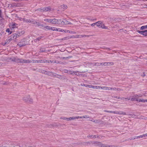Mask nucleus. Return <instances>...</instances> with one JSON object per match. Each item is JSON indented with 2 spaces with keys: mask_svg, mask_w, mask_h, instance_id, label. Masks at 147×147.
<instances>
[{
  "mask_svg": "<svg viewBox=\"0 0 147 147\" xmlns=\"http://www.w3.org/2000/svg\"><path fill=\"white\" fill-rule=\"evenodd\" d=\"M24 32L23 30L19 31L17 33L13 34L11 36V40H14L16 39L17 37L20 36L24 34Z\"/></svg>",
  "mask_w": 147,
  "mask_h": 147,
  "instance_id": "obj_1",
  "label": "nucleus"
},
{
  "mask_svg": "<svg viewBox=\"0 0 147 147\" xmlns=\"http://www.w3.org/2000/svg\"><path fill=\"white\" fill-rule=\"evenodd\" d=\"M22 59L19 58L17 57H12L11 58H10L9 59V60L10 61L15 62L17 63H22Z\"/></svg>",
  "mask_w": 147,
  "mask_h": 147,
  "instance_id": "obj_2",
  "label": "nucleus"
},
{
  "mask_svg": "<svg viewBox=\"0 0 147 147\" xmlns=\"http://www.w3.org/2000/svg\"><path fill=\"white\" fill-rule=\"evenodd\" d=\"M100 88L101 89H104L106 90H120V89L119 88H110L109 87H100Z\"/></svg>",
  "mask_w": 147,
  "mask_h": 147,
  "instance_id": "obj_3",
  "label": "nucleus"
},
{
  "mask_svg": "<svg viewBox=\"0 0 147 147\" xmlns=\"http://www.w3.org/2000/svg\"><path fill=\"white\" fill-rule=\"evenodd\" d=\"M17 25L18 24L15 23H12L10 24L9 27L10 28V29L12 30V31L15 28H17Z\"/></svg>",
  "mask_w": 147,
  "mask_h": 147,
  "instance_id": "obj_4",
  "label": "nucleus"
},
{
  "mask_svg": "<svg viewBox=\"0 0 147 147\" xmlns=\"http://www.w3.org/2000/svg\"><path fill=\"white\" fill-rule=\"evenodd\" d=\"M29 43L28 42L27 40H25L23 42H19L18 45L20 47H23L25 46L26 45L28 44Z\"/></svg>",
  "mask_w": 147,
  "mask_h": 147,
  "instance_id": "obj_5",
  "label": "nucleus"
},
{
  "mask_svg": "<svg viewBox=\"0 0 147 147\" xmlns=\"http://www.w3.org/2000/svg\"><path fill=\"white\" fill-rule=\"evenodd\" d=\"M61 21V20H57L55 19H51V23L54 24H59L60 23V22Z\"/></svg>",
  "mask_w": 147,
  "mask_h": 147,
  "instance_id": "obj_6",
  "label": "nucleus"
},
{
  "mask_svg": "<svg viewBox=\"0 0 147 147\" xmlns=\"http://www.w3.org/2000/svg\"><path fill=\"white\" fill-rule=\"evenodd\" d=\"M137 32L140 33V34L144 36H147V30H146L144 31H140L139 30H137Z\"/></svg>",
  "mask_w": 147,
  "mask_h": 147,
  "instance_id": "obj_7",
  "label": "nucleus"
},
{
  "mask_svg": "<svg viewBox=\"0 0 147 147\" xmlns=\"http://www.w3.org/2000/svg\"><path fill=\"white\" fill-rule=\"evenodd\" d=\"M32 61L29 59H22V63H31Z\"/></svg>",
  "mask_w": 147,
  "mask_h": 147,
  "instance_id": "obj_8",
  "label": "nucleus"
},
{
  "mask_svg": "<svg viewBox=\"0 0 147 147\" xmlns=\"http://www.w3.org/2000/svg\"><path fill=\"white\" fill-rule=\"evenodd\" d=\"M47 62L48 63H60V62L58 61L55 60H48Z\"/></svg>",
  "mask_w": 147,
  "mask_h": 147,
  "instance_id": "obj_9",
  "label": "nucleus"
},
{
  "mask_svg": "<svg viewBox=\"0 0 147 147\" xmlns=\"http://www.w3.org/2000/svg\"><path fill=\"white\" fill-rule=\"evenodd\" d=\"M86 87H88L90 88H92L94 89H100V87L98 86H93L92 85H86Z\"/></svg>",
  "mask_w": 147,
  "mask_h": 147,
  "instance_id": "obj_10",
  "label": "nucleus"
},
{
  "mask_svg": "<svg viewBox=\"0 0 147 147\" xmlns=\"http://www.w3.org/2000/svg\"><path fill=\"white\" fill-rule=\"evenodd\" d=\"M78 119V117H73L69 118H65V120H74Z\"/></svg>",
  "mask_w": 147,
  "mask_h": 147,
  "instance_id": "obj_11",
  "label": "nucleus"
},
{
  "mask_svg": "<svg viewBox=\"0 0 147 147\" xmlns=\"http://www.w3.org/2000/svg\"><path fill=\"white\" fill-rule=\"evenodd\" d=\"M54 73L52 72L48 71H46L45 74L52 76L53 75Z\"/></svg>",
  "mask_w": 147,
  "mask_h": 147,
  "instance_id": "obj_12",
  "label": "nucleus"
},
{
  "mask_svg": "<svg viewBox=\"0 0 147 147\" xmlns=\"http://www.w3.org/2000/svg\"><path fill=\"white\" fill-rule=\"evenodd\" d=\"M24 100L27 102H32V100L30 98V97L29 96L28 97L27 99H26L25 97H24Z\"/></svg>",
  "mask_w": 147,
  "mask_h": 147,
  "instance_id": "obj_13",
  "label": "nucleus"
},
{
  "mask_svg": "<svg viewBox=\"0 0 147 147\" xmlns=\"http://www.w3.org/2000/svg\"><path fill=\"white\" fill-rule=\"evenodd\" d=\"M67 6L66 5H63L60 6V8L62 10H64L67 9Z\"/></svg>",
  "mask_w": 147,
  "mask_h": 147,
  "instance_id": "obj_14",
  "label": "nucleus"
},
{
  "mask_svg": "<svg viewBox=\"0 0 147 147\" xmlns=\"http://www.w3.org/2000/svg\"><path fill=\"white\" fill-rule=\"evenodd\" d=\"M52 76L56 77L59 79H61L62 78V77L61 76L58 75L54 73L53 75Z\"/></svg>",
  "mask_w": 147,
  "mask_h": 147,
  "instance_id": "obj_15",
  "label": "nucleus"
},
{
  "mask_svg": "<svg viewBox=\"0 0 147 147\" xmlns=\"http://www.w3.org/2000/svg\"><path fill=\"white\" fill-rule=\"evenodd\" d=\"M4 25L2 22L1 20H0V31L4 27Z\"/></svg>",
  "mask_w": 147,
  "mask_h": 147,
  "instance_id": "obj_16",
  "label": "nucleus"
},
{
  "mask_svg": "<svg viewBox=\"0 0 147 147\" xmlns=\"http://www.w3.org/2000/svg\"><path fill=\"white\" fill-rule=\"evenodd\" d=\"M28 23H30L33 24H35L36 22V21L34 20H30L28 19Z\"/></svg>",
  "mask_w": 147,
  "mask_h": 147,
  "instance_id": "obj_17",
  "label": "nucleus"
},
{
  "mask_svg": "<svg viewBox=\"0 0 147 147\" xmlns=\"http://www.w3.org/2000/svg\"><path fill=\"white\" fill-rule=\"evenodd\" d=\"M102 22L101 21H98L96 23V25L98 27L100 28Z\"/></svg>",
  "mask_w": 147,
  "mask_h": 147,
  "instance_id": "obj_18",
  "label": "nucleus"
},
{
  "mask_svg": "<svg viewBox=\"0 0 147 147\" xmlns=\"http://www.w3.org/2000/svg\"><path fill=\"white\" fill-rule=\"evenodd\" d=\"M77 117H78V118L82 119L83 118H89V116L88 115H85L84 116H78Z\"/></svg>",
  "mask_w": 147,
  "mask_h": 147,
  "instance_id": "obj_19",
  "label": "nucleus"
},
{
  "mask_svg": "<svg viewBox=\"0 0 147 147\" xmlns=\"http://www.w3.org/2000/svg\"><path fill=\"white\" fill-rule=\"evenodd\" d=\"M44 11H49L51 10V8L50 7H44Z\"/></svg>",
  "mask_w": 147,
  "mask_h": 147,
  "instance_id": "obj_20",
  "label": "nucleus"
},
{
  "mask_svg": "<svg viewBox=\"0 0 147 147\" xmlns=\"http://www.w3.org/2000/svg\"><path fill=\"white\" fill-rule=\"evenodd\" d=\"M117 113H117V114L121 115H126L125 113L121 111H117Z\"/></svg>",
  "mask_w": 147,
  "mask_h": 147,
  "instance_id": "obj_21",
  "label": "nucleus"
},
{
  "mask_svg": "<svg viewBox=\"0 0 147 147\" xmlns=\"http://www.w3.org/2000/svg\"><path fill=\"white\" fill-rule=\"evenodd\" d=\"M100 28H102L105 29H107L108 28L107 27L105 26L104 25V24H103L102 22V23L101 25Z\"/></svg>",
  "mask_w": 147,
  "mask_h": 147,
  "instance_id": "obj_22",
  "label": "nucleus"
},
{
  "mask_svg": "<svg viewBox=\"0 0 147 147\" xmlns=\"http://www.w3.org/2000/svg\"><path fill=\"white\" fill-rule=\"evenodd\" d=\"M36 22L35 24H36V26H40L42 27H43L44 26L43 25L40 24L39 22H37L36 21Z\"/></svg>",
  "mask_w": 147,
  "mask_h": 147,
  "instance_id": "obj_23",
  "label": "nucleus"
},
{
  "mask_svg": "<svg viewBox=\"0 0 147 147\" xmlns=\"http://www.w3.org/2000/svg\"><path fill=\"white\" fill-rule=\"evenodd\" d=\"M78 72H79L78 71H71V72H70L69 74H70L73 75V74H76V75H77L78 76V75H77L76 74V73H77Z\"/></svg>",
  "mask_w": 147,
  "mask_h": 147,
  "instance_id": "obj_24",
  "label": "nucleus"
},
{
  "mask_svg": "<svg viewBox=\"0 0 147 147\" xmlns=\"http://www.w3.org/2000/svg\"><path fill=\"white\" fill-rule=\"evenodd\" d=\"M138 102H146V100H144V99L138 100Z\"/></svg>",
  "mask_w": 147,
  "mask_h": 147,
  "instance_id": "obj_25",
  "label": "nucleus"
},
{
  "mask_svg": "<svg viewBox=\"0 0 147 147\" xmlns=\"http://www.w3.org/2000/svg\"><path fill=\"white\" fill-rule=\"evenodd\" d=\"M71 71H72L68 70L66 69H64V72L65 73H67L69 74L70 72H71Z\"/></svg>",
  "mask_w": 147,
  "mask_h": 147,
  "instance_id": "obj_26",
  "label": "nucleus"
},
{
  "mask_svg": "<svg viewBox=\"0 0 147 147\" xmlns=\"http://www.w3.org/2000/svg\"><path fill=\"white\" fill-rule=\"evenodd\" d=\"M10 6V7L11 8L16 7V5L14 3H13L11 4H10L9 6Z\"/></svg>",
  "mask_w": 147,
  "mask_h": 147,
  "instance_id": "obj_27",
  "label": "nucleus"
},
{
  "mask_svg": "<svg viewBox=\"0 0 147 147\" xmlns=\"http://www.w3.org/2000/svg\"><path fill=\"white\" fill-rule=\"evenodd\" d=\"M86 35H78L77 36V37L76 38H82L84 37H86Z\"/></svg>",
  "mask_w": 147,
  "mask_h": 147,
  "instance_id": "obj_28",
  "label": "nucleus"
},
{
  "mask_svg": "<svg viewBox=\"0 0 147 147\" xmlns=\"http://www.w3.org/2000/svg\"><path fill=\"white\" fill-rule=\"evenodd\" d=\"M100 65H104V66H107L108 65V62H104V63H100Z\"/></svg>",
  "mask_w": 147,
  "mask_h": 147,
  "instance_id": "obj_29",
  "label": "nucleus"
},
{
  "mask_svg": "<svg viewBox=\"0 0 147 147\" xmlns=\"http://www.w3.org/2000/svg\"><path fill=\"white\" fill-rule=\"evenodd\" d=\"M136 98L134 97L131 99V100L132 101H136L138 102V99H136Z\"/></svg>",
  "mask_w": 147,
  "mask_h": 147,
  "instance_id": "obj_30",
  "label": "nucleus"
},
{
  "mask_svg": "<svg viewBox=\"0 0 147 147\" xmlns=\"http://www.w3.org/2000/svg\"><path fill=\"white\" fill-rule=\"evenodd\" d=\"M51 19H44V20L45 22H49L51 23Z\"/></svg>",
  "mask_w": 147,
  "mask_h": 147,
  "instance_id": "obj_31",
  "label": "nucleus"
},
{
  "mask_svg": "<svg viewBox=\"0 0 147 147\" xmlns=\"http://www.w3.org/2000/svg\"><path fill=\"white\" fill-rule=\"evenodd\" d=\"M56 31H59V32H63L64 31V30L63 29H61L60 28H56Z\"/></svg>",
  "mask_w": 147,
  "mask_h": 147,
  "instance_id": "obj_32",
  "label": "nucleus"
},
{
  "mask_svg": "<svg viewBox=\"0 0 147 147\" xmlns=\"http://www.w3.org/2000/svg\"><path fill=\"white\" fill-rule=\"evenodd\" d=\"M40 50L41 52H45V49L44 48H41L40 49Z\"/></svg>",
  "mask_w": 147,
  "mask_h": 147,
  "instance_id": "obj_33",
  "label": "nucleus"
},
{
  "mask_svg": "<svg viewBox=\"0 0 147 147\" xmlns=\"http://www.w3.org/2000/svg\"><path fill=\"white\" fill-rule=\"evenodd\" d=\"M41 38V37H40L37 38L35 40V41L37 42L38 41H39L40 39Z\"/></svg>",
  "mask_w": 147,
  "mask_h": 147,
  "instance_id": "obj_34",
  "label": "nucleus"
},
{
  "mask_svg": "<svg viewBox=\"0 0 147 147\" xmlns=\"http://www.w3.org/2000/svg\"><path fill=\"white\" fill-rule=\"evenodd\" d=\"M56 28H55V27H51L50 30H53V31H56Z\"/></svg>",
  "mask_w": 147,
  "mask_h": 147,
  "instance_id": "obj_35",
  "label": "nucleus"
},
{
  "mask_svg": "<svg viewBox=\"0 0 147 147\" xmlns=\"http://www.w3.org/2000/svg\"><path fill=\"white\" fill-rule=\"evenodd\" d=\"M108 62V65H113L114 64V63L112 62Z\"/></svg>",
  "mask_w": 147,
  "mask_h": 147,
  "instance_id": "obj_36",
  "label": "nucleus"
},
{
  "mask_svg": "<svg viewBox=\"0 0 147 147\" xmlns=\"http://www.w3.org/2000/svg\"><path fill=\"white\" fill-rule=\"evenodd\" d=\"M109 113H113L115 114H117V113H117V111H109Z\"/></svg>",
  "mask_w": 147,
  "mask_h": 147,
  "instance_id": "obj_37",
  "label": "nucleus"
},
{
  "mask_svg": "<svg viewBox=\"0 0 147 147\" xmlns=\"http://www.w3.org/2000/svg\"><path fill=\"white\" fill-rule=\"evenodd\" d=\"M6 31L7 32H9V34H11V33L12 31H11L9 28H7L6 30Z\"/></svg>",
  "mask_w": 147,
  "mask_h": 147,
  "instance_id": "obj_38",
  "label": "nucleus"
},
{
  "mask_svg": "<svg viewBox=\"0 0 147 147\" xmlns=\"http://www.w3.org/2000/svg\"><path fill=\"white\" fill-rule=\"evenodd\" d=\"M47 60L46 59L41 60V63L47 62Z\"/></svg>",
  "mask_w": 147,
  "mask_h": 147,
  "instance_id": "obj_39",
  "label": "nucleus"
},
{
  "mask_svg": "<svg viewBox=\"0 0 147 147\" xmlns=\"http://www.w3.org/2000/svg\"><path fill=\"white\" fill-rule=\"evenodd\" d=\"M88 20H91V21H93V20H96V18H88Z\"/></svg>",
  "mask_w": 147,
  "mask_h": 147,
  "instance_id": "obj_40",
  "label": "nucleus"
},
{
  "mask_svg": "<svg viewBox=\"0 0 147 147\" xmlns=\"http://www.w3.org/2000/svg\"><path fill=\"white\" fill-rule=\"evenodd\" d=\"M40 12H44V7H41L40 8Z\"/></svg>",
  "mask_w": 147,
  "mask_h": 147,
  "instance_id": "obj_41",
  "label": "nucleus"
},
{
  "mask_svg": "<svg viewBox=\"0 0 147 147\" xmlns=\"http://www.w3.org/2000/svg\"><path fill=\"white\" fill-rule=\"evenodd\" d=\"M44 28H46L47 29L50 30L51 26H46L44 27Z\"/></svg>",
  "mask_w": 147,
  "mask_h": 147,
  "instance_id": "obj_42",
  "label": "nucleus"
},
{
  "mask_svg": "<svg viewBox=\"0 0 147 147\" xmlns=\"http://www.w3.org/2000/svg\"><path fill=\"white\" fill-rule=\"evenodd\" d=\"M139 96L138 95H134V96H133V97H134L135 98H136V99H138V96Z\"/></svg>",
  "mask_w": 147,
  "mask_h": 147,
  "instance_id": "obj_43",
  "label": "nucleus"
},
{
  "mask_svg": "<svg viewBox=\"0 0 147 147\" xmlns=\"http://www.w3.org/2000/svg\"><path fill=\"white\" fill-rule=\"evenodd\" d=\"M46 71L42 70H41L40 72H41L42 73L45 74V73Z\"/></svg>",
  "mask_w": 147,
  "mask_h": 147,
  "instance_id": "obj_44",
  "label": "nucleus"
},
{
  "mask_svg": "<svg viewBox=\"0 0 147 147\" xmlns=\"http://www.w3.org/2000/svg\"><path fill=\"white\" fill-rule=\"evenodd\" d=\"M61 24H67V23H65V22H64V21H63L61 22Z\"/></svg>",
  "mask_w": 147,
  "mask_h": 147,
  "instance_id": "obj_45",
  "label": "nucleus"
},
{
  "mask_svg": "<svg viewBox=\"0 0 147 147\" xmlns=\"http://www.w3.org/2000/svg\"><path fill=\"white\" fill-rule=\"evenodd\" d=\"M28 19H26L25 18H24V22H26L28 23Z\"/></svg>",
  "mask_w": 147,
  "mask_h": 147,
  "instance_id": "obj_46",
  "label": "nucleus"
},
{
  "mask_svg": "<svg viewBox=\"0 0 147 147\" xmlns=\"http://www.w3.org/2000/svg\"><path fill=\"white\" fill-rule=\"evenodd\" d=\"M24 18H19V20H20V21H23V22L24 21Z\"/></svg>",
  "mask_w": 147,
  "mask_h": 147,
  "instance_id": "obj_47",
  "label": "nucleus"
},
{
  "mask_svg": "<svg viewBox=\"0 0 147 147\" xmlns=\"http://www.w3.org/2000/svg\"><path fill=\"white\" fill-rule=\"evenodd\" d=\"M93 136V135H88L87 136V137L88 138H92Z\"/></svg>",
  "mask_w": 147,
  "mask_h": 147,
  "instance_id": "obj_48",
  "label": "nucleus"
},
{
  "mask_svg": "<svg viewBox=\"0 0 147 147\" xmlns=\"http://www.w3.org/2000/svg\"><path fill=\"white\" fill-rule=\"evenodd\" d=\"M141 30H144L145 29V26H142L140 28Z\"/></svg>",
  "mask_w": 147,
  "mask_h": 147,
  "instance_id": "obj_49",
  "label": "nucleus"
},
{
  "mask_svg": "<svg viewBox=\"0 0 147 147\" xmlns=\"http://www.w3.org/2000/svg\"><path fill=\"white\" fill-rule=\"evenodd\" d=\"M143 136H144V135L139 136V137H138L139 138H142L143 137H144Z\"/></svg>",
  "mask_w": 147,
  "mask_h": 147,
  "instance_id": "obj_50",
  "label": "nucleus"
},
{
  "mask_svg": "<svg viewBox=\"0 0 147 147\" xmlns=\"http://www.w3.org/2000/svg\"><path fill=\"white\" fill-rule=\"evenodd\" d=\"M35 11H40V8H38V9H36L35 10Z\"/></svg>",
  "mask_w": 147,
  "mask_h": 147,
  "instance_id": "obj_51",
  "label": "nucleus"
},
{
  "mask_svg": "<svg viewBox=\"0 0 147 147\" xmlns=\"http://www.w3.org/2000/svg\"><path fill=\"white\" fill-rule=\"evenodd\" d=\"M95 25H96V24L95 23H93L91 24V26H93Z\"/></svg>",
  "mask_w": 147,
  "mask_h": 147,
  "instance_id": "obj_52",
  "label": "nucleus"
},
{
  "mask_svg": "<svg viewBox=\"0 0 147 147\" xmlns=\"http://www.w3.org/2000/svg\"><path fill=\"white\" fill-rule=\"evenodd\" d=\"M93 122L97 123L98 121L97 120H91Z\"/></svg>",
  "mask_w": 147,
  "mask_h": 147,
  "instance_id": "obj_53",
  "label": "nucleus"
},
{
  "mask_svg": "<svg viewBox=\"0 0 147 147\" xmlns=\"http://www.w3.org/2000/svg\"><path fill=\"white\" fill-rule=\"evenodd\" d=\"M63 32L65 33H67L69 32V30H64V31Z\"/></svg>",
  "mask_w": 147,
  "mask_h": 147,
  "instance_id": "obj_54",
  "label": "nucleus"
},
{
  "mask_svg": "<svg viewBox=\"0 0 147 147\" xmlns=\"http://www.w3.org/2000/svg\"><path fill=\"white\" fill-rule=\"evenodd\" d=\"M31 60L32 61V62L35 63L36 62V60Z\"/></svg>",
  "mask_w": 147,
  "mask_h": 147,
  "instance_id": "obj_55",
  "label": "nucleus"
},
{
  "mask_svg": "<svg viewBox=\"0 0 147 147\" xmlns=\"http://www.w3.org/2000/svg\"><path fill=\"white\" fill-rule=\"evenodd\" d=\"M67 38V37H65V38H62V40H66Z\"/></svg>",
  "mask_w": 147,
  "mask_h": 147,
  "instance_id": "obj_56",
  "label": "nucleus"
},
{
  "mask_svg": "<svg viewBox=\"0 0 147 147\" xmlns=\"http://www.w3.org/2000/svg\"><path fill=\"white\" fill-rule=\"evenodd\" d=\"M38 63H41V60H38Z\"/></svg>",
  "mask_w": 147,
  "mask_h": 147,
  "instance_id": "obj_57",
  "label": "nucleus"
},
{
  "mask_svg": "<svg viewBox=\"0 0 147 147\" xmlns=\"http://www.w3.org/2000/svg\"><path fill=\"white\" fill-rule=\"evenodd\" d=\"M104 111L105 112H108V113H109V111H108L107 110H105Z\"/></svg>",
  "mask_w": 147,
  "mask_h": 147,
  "instance_id": "obj_58",
  "label": "nucleus"
},
{
  "mask_svg": "<svg viewBox=\"0 0 147 147\" xmlns=\"http://www.w3.org/2000/svg\"><path fill=\"white\" fill-rule=\"evenodd\" d=\"M104 111L105 112H108V113H109V111H108L107 110H105Z\"/></svg>",
  "mask_w": 147,
  "mask_h": 147,
  "instance_id": "obj_59",
  "label": "nucleus"
},
{
  "mask_svg": "<svg viewBox=\"0 0 147 147\" xmlns=\"http://www.w3.org/2000/svg\"><path fill=\"white\" fill-rule=\"evenodd\" d=\"M143 136L144 137H147V133L146 134H144Z\"/></svg>",
  "mask_w": 147,
  "mask_h": 147,
  "instance_id": "obj_60",
  "label": "nucleus"
},
{
  "mask_svg": "<svg viewBox=\"0 0 147 147\" xmlns=\"http://www.w3.org/2000/svg\"><path fill=\"white\" fill-rule=\"evenodd\" d=\"M67 24H71V23L70 22H68V21H67Z\"/></svg>",
  "mask_w": 147,
  "mask_h": 147,
  "instance_id": "obj_61",
  "label": "nucleus"
},
{
  "mask_svg": "<svg viewBox=\"0 0 147 147\" xmlns=\"http://www.w3.org/2000/svg\"><path fill=\"white\" fill-rule=\"evenodd\" d=\"M96 138V136L95 135L93 136L92 137V138Z\"/></svg>",
  "mask_w": 147,
  "mask_h": 147,
  "instance_id": "obj_62",
  "label": "nucleus"
},
{
  "mask_svg": "<svg viewBox=\"0 0 147 147\" xmlns=\"http://www.w3.org/2000/svg\"><path fill=\"white\" fill-rule=\"evenodd\" d=\"M118 96H113V98H116L117 99H118Z\"/></svg>",
  "mask_w": 147,
  "mask_h": 147,
  "instance_id": "obj_63",
  "label": "nucleus"
},
{
  "mask_svg": "<svg viewBox=\"0 0 147 147\" xmlns=\"http://www.w3.org/2000/svg\"><path fill=\"white\" fill-rule=\"evenodd\" d=\"M135 139V138H130V140H134Z\"/></svg>",
  "mask_w": 147,
  "mask_h": 147,
  "instance_id": "obj_64",
  "label": "nucleus"
}]
</instances>
